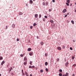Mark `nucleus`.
Instances as JSON below:
<instances>
[{"mask_svg":"<svg viewBox=\"0 0 76 76\" xmlns=\"http://www.w3.org/2000/svg\"><path fill=\"white\" fill-rule=\"evenodd\" d=\"M66 1L67 3L66 2L65 3L66 4L67 6H69V3H70V0H66Z\"/></svg>","mask_w":76,"mask_h":76,"instance_id":"f257e3e1","label":"nucleus"},{"mask_svg":"<svg viewBox=\"0 0 76 76\" xmlns=\"http://www.w3.org/2000/svg\"><path fill=\"white\" fill-rule=\"evenodd\" d=\"M52 28L53 29H54L55 27V24L53 23L51 24Z\"/></svg>","mask_w":76,"mask_h":76,"instance_id":"f03ea898","label":"nucleus"},{"mask_svg":"<svg viewBox=\"0 0 76 76\" xmlns=\"http://www.w3.org/2000/svg\"><path fill=\"white\" fill-rule=\"evenodd\" d=\"M28 59L27 58V57L26 56H25L24 58V61H26Z\"/></svg>","mask_w":76,"mask_h":76,"instance_id":"7ed1b4c3","label":"nucleus"},{"mask_svg":"<svg viewBox=\"0 0 76 76\" xmlns=\"http://www.w3.org/2000/svg\"><path fill=\"white\" fill-rule=\"evenodd\" d=\"M66 11H67V10H66V9H64L62 13H65V12H66Z\"/></svg>","mask_w":76,"mask_h":76,"instance_id":"20e7f679","label":"nucleus"},{"mask_svg":"<svg viewBox=\"0 0 76 76\" xmlns=\"http://www.w3.org/2000/svg\"><path fill=\"white\" fill-rule=\"evenodd\" d=\"M33 52H31L29 53V54L30 56H32Z\"/></svg>","mask_w":76,"mask_h":76,"instance_id":"39448f33","label":"nucleus"},{"mask_svg":"<svg viewBox=\"0 0 76 76\" xmlns=\"http://www.w3.org/2000/svg\"><path fill=\"white\" fill-rule=\"evenodd\" d=\"M25 73L26 76H29V75H28V73H27V72H26V71L25 72Z\"/></svg>","mask_w":76,"mask_h":76,"instance_id":"423d86ee","label":"nucleus"},{"mask_svg":"<svg viewBox=\"0 0 76 76\" xmlns=\"http://www.w3.org/2000/svg\"><path fill=\"white\" fill-rule=\"evenodd\" d=\"M69 74L68 72H66L65 75H64V76H68Z\"/></svg>","mask_w":76,"mask_h":76,"instance_id":"0eeeda50","label":"nucleus"},{"mask_svg":"<svg viewBox=\"0 0 76 76\" xmlns=\"http://www.w3.org/2000/svg\"><path fill=\"white\" fill-rule=\"evenodd\" d=\"M31 48H28L27 50V51H31Z\"/></svg>","mask_w":76,"mask_h":76,"instance_id":"6e6552de","label":"nucleus"},{"mask_svg":"<svg viewBox=\"0 0 76 76\" xmlns=\"http://www.w3.org/2000/svg\"><path fill=\"white\" fill-rule=\"evenodd\" d=\"M19 15H23V13L21 12H19Z\"/></svg>","mask_w":76,"mask_h":76,"instance_id":"1a4fd4ad","label":"nucleus"},{"mask_svg":"<svg viewBox=\"0 0 76 76\" xmlns=\"http://www.w3.org/2000/svg\"><path fill=\"white\" fill-rule=\"evenodd\" d=\"M50 22L51 23H53L54 22L53 20H50Z\"/></svg>","mask_w":76,"mask_h":76,"instance_id":"9d476101","label":"nucleus"},{"mask_svg":"<svg viewBox=\"0 0 76 76\" xmlns=\"http://www.w3.org/2000/svg\"><path fill=\"white\" fill-rule=\"evenodd\" d=\"M65 64L66 66V67H67L68 66L67 65L69 64V63L67 62Z\"/></svg>","mask_w":76,"mask_h":76,"instance_id":"9b49d317","label":"nucleus"},{"mask_svg":"<svg viewBox=\"0 0 76 76\" xmlns=\"http://www.w3.org/2000/svg\"><path fill=\"white\" fill-rule=\"evenodd\" d=\"M58 50H61V48L60 47H58Z\"/></svg>","mask_w":76,"mask_h":76,"instance_id":"f8f14e48","label":"nucleus"},{"mask_svg":"<svg viewBox=\"0 0 76 76\" xmlns=\"http://www.w3.org/2000/svg\"><path fill=\"white\" fill-rule=\"evenodd\" d=\"M40 44H41V45H42L44 44V42H40Z\"/></svg>","mask_w":76,"mask_h":76,"instance_id":"ddd939ff","label":"nucleus"},{"mask_svg":"<svg viewBox=\"0 0 76 76\" xmlns=\"http://www.w3.org/2000/svg\"><path fill=\"white\" fill-rule=\"evenodd\" d=\"M4 61H3L1 63V65H3V64H4Z\"/></svg>","mask_w":76,"mask_h":76,"instance_id":"4468645a","label":"nucleus"},{"mask_svg":"<svg viewBox=\"0 0 76 76\" xmlns=\"http://www.w3.org/2000/svg\"><path fill=\"white\" fill-rule=\"evenodd\" d=\"M45 66H47L48 65V62H45Z\"/></svg>","mask_w":76,"mask_h":76,"instance_id":"2eb2a0df","label":"nucleus"},{"mask_svg":"<svg viewBox=\"0 0 76 76\" xmlns=\"http://www.w3.org/2000/svg\"><path fill=\"white\" fill-rule=\"evenodd\" d=\"M29 2L30 3L32 4L33 3V1L31 0H30Z\"/></svg>","mask_w":76,"mask_h":76,"instance_id":"dca6fc26","label":"nucleus"},{"mask_svg":"<svg viewBox=\"0 0 76 76\" xmlns=\"http://www.w3.org/2000/svg\"><path fill=\"white\" fill-rule=\"evenodd\" d=\"M26 64H27V62H25L23 64L24 65L26 66Z\"/></svg>","mask_w":76,"mask_h":76,"instance_id":"f3484780","label":"nucleus"},{"mask_svg":"<svg viewBox=\"0 0 76 76\" xmlns=\"http://www.w3.org/2000/svg\"><path fill=\"white\" fill-rule=\"evenodd\" d=\"M0 60H3V57L2 56H0Z\"/></svg>","mask_w":76,"mask_h":76,"instance_id":"a211bd4d","label":"nucleus"},{"mask_svg":"<svg viewBox=\"0 0 76 76\" xmlns=\"http://www.w3.org/2000/svg\"><path fill=\"white\" fill-rule=\"evenodd\" d=\"M35 18H37V17H38V14L35 15Z\"/></svg>","mask_w":76,"mask_h":76,"instance_id":"6ab92c4d","label":"nucleus"},{"mask_svg":"<svg viewBox=\"0 0 76 76\" xmlns=\"http://www.w3.org/2000/svg\"><path fill=\"white\" fill-rule=\"evenodd\" d=\"M71 23H72V24H74V21H73V20H71Z\"/></svg>","mask_w":76,"mask_h":76,"instance_id":"aec40b11","label":"nucleus"},{"mask_svg":"<svg viewBox=\"0 0 76 76\" xmlns=\"http://www.w3.org/2000/svg\"><path fill=\"white\" fill-rule=\"evenodd\" d=\"M45 70H46V72H48V69L46 68Z\"/></svg>","mask_w":76,"mask_h":76,"instance_id":"412c9836","label":"nucleus"},{"mask_svg":"<svg viewBox=\"0 0 76 76\" xmlns=\"http://www.w3.org/2000/svg\"><path fill=\"white\" fill-rule=\"evenodd\" d=\"M62 47L63 49H64V48H65V46H64V45H63Z\"/></svg>","mask_w":76,"mask_h":76,"instance_id":"4be33fe9","label":"nucleus"},{"mask_svg":"<svg viewBox=\"0 0 76 76\" xmlns=\"http://www.w3.org/2000/svg\"><path fill=\"white\" fill-rule=\"evenodd\" d=\"M59 76H62V74H61V73H60L59 74Z\"/></svg>","mask_w":76,"mask_h":76,"instance_id":"5701e85b","label":"nucleus"},{"mask_svg":"<svg viewBox=\"0 0 76 76\" xmlns=\"http://www.w3.org/2000/svg\"><path fill=\"white\" fill-rule=\"evenodd\" d=\"M36 25H37L36 23H34L33 24L34 26H36Z\"/></svg>","mask_w":76,"mask_h":76,"instance_id":"b1692460","label":"nucleus"},{"mask_svg":"<svg viewBox=\"0 0 76 76\" xmlns=\"http://www.w3.org/2000/svg\"><path fill=\"white\" fill-rule=\"evenodd\" d=\"M33 63V61H30V64H31V65H32V63Z\"/></svg>","mask_w":76,"mask_h":76,"instance_id":"393cba45","label":"nucleus"},{"mask_svg":"<svg viewBox=\"0 0 76 76\" xmlns=\"http://www.w3.org/2000/svg\"><path fill=\"white\" fill-rule=\"evenodd\" d=\"M40 72L41 73H42V72H43V70H42V69L40 70Z\"/></svg>","mask_w":76,"mask_h":76,"instance_id":"a878e982","label":"nucleus"},{"mask_svg":"<svg viewBox=\"0 0 76 76\" xmlns=\"http://www.w3.org/2000/svg\"><path fill=\"white\" fill-rule=\"evenodd\" d=\"M56 61L58 62L59 61V58H57L56 59Z\"/></svg>","mask_w":76,"mask_h":76,"instance_id":"bb28decb","label":"nucleus"},{"mask_svg":"<svg viewBox=\"0 0 76 76\" xmlns=\"http://www.w3.org/2000/svg\"><path fill=\"white\" fill-rule=\"evenodd\" d=\"M42 4L43 5H44V6H45V2H43V3H42Z\"/></svg>","mask_w":76,"mask_h":76,"instance_id":"cd10ccee","label":"nucleus"},{"mask_svg":"<svg viewBox=\"0 0 76 76\" xmlns=\"http://www.w3.org/2000/svg\"><path fill=\"white\" fill-rule=\"evenodd\" d=\"M59 71L61 73V72H62V70H61V69H59Z\"/></svg>","mask_w":76,"mask_h":76,"instance_id":"c85d7f7f","label":"nucleus"},{"mask_svg":"<svg viewBox=\"0 0 76 76\" xmlns=\"http://www.w3.org/2000/svg\"><path fill=\"white\" fill-rule=\"evenodd\" d=\"M8 28V26H6V28H5V29H7Z\"/></svg>","mask_w":76,"mask_h":76,"instance_id":"c756f323","label":"nucleus"},{"mask_svg":"<svg viewBox=\"0 0 76 76\" xmlns=\"http://www.w3.org/2000/svg\"><path fill=\"white\" fill-rule=\"evenodd\" d=\"M41 18V15L40 14L39 15V18Z\"/></svg>","mask_w":76,"mask_h":76,"instance_id":"7c9ffc66","label":"nucleus"},{"mask_svg":"<svg viewBox=\"0 0 76 76\" xmlns=\"http://www.w3.org/2000/svg\"><path fill=\"white\" fill-rule=\"evenodd\" d=\"M70 49L71 50H73V48H72V47H70Z\"/></svg>","mask_w":76,"mask_h":76,"instance_id":"2f4dec72","label":"nucleus"},{"mask_svg":"<svg viewBox=\"0 0 76 76\" xmlns=\"http://www.w3.org/2000/svg\"><path fill=\"white\" fill-rule=\"evenodd\" d=\"M20 56L21 57H23V55L21 54V55H20Z\"/></svg>","mask_w":76,"mask_h":76,"instance_id":"473e14b6","label":"nucleus"},{"mask_svg":"<svg viewBox=\"0 0 76 76\" xmlns=\"http://www.w3.org/2000/svg\"><path fill=\"white\" fill-rule=\"evenodd\" d=\"M45 18H43V21H45Z\"/></svg>","mask_w":76,"mask_h":76,"instance_id":"72a5a7b5","label":"nucleus"},{"mask_svg":"<svg viewBox=\"0 0 76 76\" xmlns=\"http://www.w3.org/2000/svg\"><path fill=\"white\" fill-rule=\"evenodd\" d=\"M45 18H48V17H47V16H45Z\"/></svg>","mask_w":76,"mask_h":76,"instance_id":"f704fd0d","label":"nucleus"},{"mask_svg":"<svg viewBox=\"0 0 76 76\" xmlns=\"http://www.w3.org/2000/svg\"><path fill=\"white\" fill-rule=\"evenodd\" d=\"M15 25L14 24L12 25V26H13V27H15Z\"/></svg>","mask_w":76,"mask_h":76,"instance_id":"c9c22d12","label":"nucleus"},{"mask_svg":"<svg viewBox=\"0 0 76 76\" xmlns=\"http://www.w3.org/2000/svg\"><path fill=\"white\" fill-rule=\"evenodd\" d=\"M22 75H25V73H24L23 72H22Z\"/></svg>","mask_w":76,"mask_h":76,"instance_id":"e433bc0d","label":"nucleus"},{"mask_svg":"<svg viewBox=\"0 0 76 76\" xmlns=\"http://www.w3.org/2000/svg\"><path fill=\"white\" fill-rule=\"evenodd\" d=\"M17 41H19V38L17 39Z\"/></svg>","mask_w":76,"mask_h":76,"instance_id":"4c0bfd02","label":"nucleus"},{"mask_svg":"<svg viewBox=\"0 0 76 76\" xmlns=\"http://www.w3.org/2000/svg\"><path fill=\"white\" fill-rule=\"evenodd\" d=\"M52 1L53 3H55V0H53Z\"/></svg>","mask_w":76,"mask_h":76,"instance_id":"58836bf2","label":"nucleus"},{"mask_svg":"<svg viewBox=\"0 0 76 76\" xmlns=\"http://www.w3.org/2000/svg\"><path fill=\"white\" fill-rule=\"evenodd\" d=\"M49 12H51V11L52 10L51 9H49Z\"/></svg>","mask_w":76,"mask_h":76,"instance_id":"ea45409f","label":"nucleus"},{"mask_svg":"<svg viewBox=\"0 0 76 76\" xmlns=\"http://www.w3.org/2000/svg\"><path fill=\"white\" fill-rule=\"evenodd\" d=\"M47 56H48V55H47V53L45 54V56L47 57Z\"/></svg>","mask_w":76,"mask_h":76,"instance_id":"a19ab883","label":"nucleus"},{"mask_svg":"<svg viewBox=\"0 0 76 76\" xmlns=\"http://www.w3.org/2000/svg\"><path fill=\"white\" fill-rule=\"evenodd\" d=\"M29 69H31V68H32V66H29Z\"/></svg>","mask_w":76,"mask_h":76,"instance_id":"79ce46f5","label":"nucleus"},{"mask_svg":"<svg viewBox=\"0 0 76 76\" xmlns=\"http://www.w3.org/2000/svg\"><path fill=\"white\" fill-rule=\"evenodd\" d=\"M32 27H33L32 26H30V28L31 29H32Z\"/></svg>","mask_w":76,"mask_h":76,"instance_id":"37998d69","label":"nucleus"},{"mask_svg":"<svg viewBox=\"0 0 76 76\" xmlns=\"http://www.w3.org/2000/svg\"><path fill=\"white\" fill-rule=\"evenodd\" d=\"M22 73H23V69L22 70Z\"/></svg>","mask_w":76,"mask_h":76,"instance_id":"c03bdc74","label":"nucleus"},{"mask_svg":"<svg viewBox=\"0 0 76 76\" xmlns=\"http://www.w3.org/2000/svg\"><path fill=\"white\" fill-rule=\"evenodd\" d=\"M67 15L65 16V18H66V17H67Z\"/></svg>","mask_w":76,"mask_h":76,"instance_id":"a18cd8bd","label":"nucleus"},{"mask_svg":"<svg viewBox=\"0 0 76 76\" xmlns=\"http://www.w3.org/2000/svg\"><path fill=\"white\" fill-rule=\"evenodd\" d=\"M76 64H74V65H73V66H76Z\"/></svg>","mask_w":76,"mask_h":76,"instance_id":"49530a36","label":"nucleus"},{"mask_svg":"<svg viewBox=\"0 0 76 76\" xmlns=\"http://www.w3.org/2000/svg\"><path fill=\"white\" fill-rule=\"evenodd\" d=\"M31 68H34V66H32Z\"/></svg>","mask_w":76,"mask_h":76,"instance_id":"de8ad7c7","label":"nucleus"},{"mask_svg":"<svg viewBox=\"0 0 76 76\" xmlns=\"http://www.w3.org/2000/svg\"><path fill=\"white\" fill-rule=\"evenodd\" d=\"M75 74H72V76H75Z\"/></svg>","mask_w":76,"mask_h":76,"instance_id":"09e8293b","label":"nucleus"},{"mask_svg":"<svg viewBox=\"0 0 76 76\" xmlns=\"http://www.w3.org/2000/svg\"><path fill=\"white\" fill-rule=\"evenodd\" d=\"M73 42H75V40H73Z\"/></svg>","mask_w":76,"mask_h":76,"instance_id":"8fccbe9b","label":"nucleus"},{"mask_svg":"<svg viewBox=\"0 0 76 76\" xmlns=\"http://www.w3.org/2000/svg\"><path fill=\"white\" fill-rule=\"evenodd\" d=\"M30 76H32V74H30Z\"/></svg>","mask_w":76,"mask_h":76,"instance_id":"3c124183","label":"nucleus"},{"mask_svg":"<svg viewBox=\"0 0 76 76\" xmlns=\"http://www.w3.org/2000/svg\"><path fill=\"white\" fill-rule=\"evenodd\" d=\"M10 69L12 70V67H11Z\"/></svg>","mask_w":76,"mask_h":76,"instance_id":"603ef678","label":"nucleus"},{"mask_svg":"<svg viewBox=\"0 0 76 76\" xmlns=\"http://www.w3.org/2000/svg\"><path fill=\"white\" fill-rule=\"evenodd\" d=\"M72 6V4H71L70 5V6Z\"/></svg>","mask_w":76,"mask_h":76,"instance_id":"864d4df0","label":"nucleus"},{"mask_svg":"<svg viewBox=\"0 0 76 76\" xmlns=\"http://www.w3.org/2000/svg\"><path fill=\"white\" fill-rule=\"evenodd\" d=\"M69 13H68L67 14V15H69Z\"/></svg>","mask_w":76,"mask_h":76,"instance_id":"5fc2aeb1","label":"nucleus"},{"mask_svg":"<svg viewBox=\"0 0 76 76\" xmlns=\"http://www.w3.org/2000/svg\"><path fill=\"white\" fill-rule=\"evenodd\" d=\"M11 70H12L11 69H10V71H11Z\"/></svg>","mask_w":76,"mask_h":76,"instance_id":"6e6d98bb","label":"nucleus"},{"mask_svg":"<svg viewBox=\"0 0 76 76\" xmlns=\"http://www.w3.org/2000/svg\"><path fill=\"white\" fill-rule=\"evenodd\" d=\"M1 76V74H0V76Z\"/></svg>","mask_w":76,"mask_h":76,"instance_id":"4d7b16f0","label":"nucleus"},{"mask_svg":"<svg viewBox=\"0 0 76 76\" xmlns=\"http://www.w3.org/2000/svg\"><path fill=\"white\" fill-rule=\"evenodd\" d=\"M72 59H74V58H73V57H72Z\"/></svg>","mask_w":76,"mask_h":76,"instance_id":"13d9d810","label":"nucleus"},{"mask_svg":"<svg viewBox=\"0 0 76 76\" xmlns=\"http://www.w3.org/2000/svg\"><path fill=\"white\" fill-rule=\"evenodd\" d=\"M75 12H76V10L75 11Z\"/></svg>","mask_w":76,"mask_h":76,"instance_id":"bf43d9fd","label":"nucleus"},{"mask_svg":"<svg viewBox=\"0 0 76 76\" xmlns=\"http://www.w3.org/2000/svg\"><path fill=\"white\" fill-rule=\"evenodd\" d=\"M63 76H64V75H63Z\"/></svg>","mask_w":76,"mask_h":76,"instance_id":"052dcab7","label":"nucleus"},{"mask_svg":"<svg viewBox=\"0 0 76 76\" xmlns=\"http://www.w3.org/2000/svg\"><path fill=\"white\" fill-rule=\"evenodd\" d=\"M26 6H28V5L26 4Z\"/></svg>","mask_w":76,"mask_h":76,"instance_id":"680f3d73","label":"nucleus"},{"mask_svg":"<svg viewBox=\"0 0 76 76\" xmlns=\"http://www.w3.org/2000/svg\"><path fill=\"white\" fill-rule=\"evenodd\" d=\"M75 4H76V2L75 3Z\"/></svg>","mask_w":76,"mask_h":76,"instance_id":"e2e57ef3","label":"nucleus"},{"mask_svg":"<svg viewBox=\"0 0 76 76\" xmlns=\"http://www.w3.org/2000/svg\"><path fill=\"white\" fill-rule=\"evenodd\" d=\"M44 0H43V1H44Z\"/></svg>","mask_w":76,"mask_h":76,"instance_id":"0e129e2a","label":"nucleus"},{"mask_svg":"<svg viewBox=\"0 0 76 76\" xmlns=\"http://www.w3.org/2000/svg\"><path fill=\"white\" fill-rule=\"evenodd\" d=\"M33 0V1H35V0Z\"/></svg>","mask_w":76,"mask_h":76,"instance_id":"69168bd1","label":"nucleus"},{"mask_svg":"<svg viewBox=\"0 0 76 76\" xmlns=\"http://www.w3.org/2000/svg\"><path fill=\"white\" fill-rule=\"evenodd\" d=\"M7 66H8V65H7Z\"/></svg>","mask_w":76,"mask_h":76,"instance_id":"338daca9","label":"nucleus"},{"mask_svg":"<svg viewBox=\"0 0 76 76\" xmlns=\"http://www.w3.org/2000/svg\"><path fill=\"white\" fill-rule=\"evenodd\" d=\"M37 39H38V37H37Z\"/></svg>","mask_w":76,"mask_h":76,"instance_id":"774afa93","label":"nucleus"}]
</instances>
